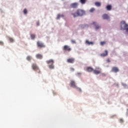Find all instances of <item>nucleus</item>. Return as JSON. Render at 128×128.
Instances as JSON below:
<instances>
[{
    "label": "nucleus",
    "mask_w": 128,
    "mask_h": 128,
    "mask_svg": "<svg viewBox=\"0 0 128 128\" xmlns=\"http://www.w3.org/2000/svg\"><path fill=\"white\" fill-rule=\"evenodd\" d=\"M121 30H126V29L128 28V24H126V21L122 20L120 24Z\"/></svg>",
    "instance_id": "f03ea898"
},
{
    "label": "nucleus",
    "mask_w": 128,
    "mask_h": 128,
    "mask_svg": "<svg viewBox=\"0 0 128 128\" xmlns=\"http://www.w3.org/2000/svg\"><path fill=\"white\" fill-rule=\"evenodd\" d=\"M96 6H100L101 4L100 2H96L95 3Z\"/></svg>",
    "instance_id": "412c9836"
},
{
    "label": "nucleus",
    "mask_w": 128,
    "mask_h": 128,
    "mask_svg": "<svg viewBox=\"0 0 128 128\" xmlns=\"http://www.w3.org/2000/svg\"><path fill=\"white\" fill-rule=\"evenodd\" d=\"M46 62V64H50V65H49V68L50 70H54V61L52 59L47 60Z\"/></svg>",
    "instance_id": "7ed1b4c3"
},
{
    "label": "nucleus",
    "mask_w": 128,
    "mask_h": 128,
    "mask_svg": "<svg viewBox=\"0 0 128 128\" xmlns=\"http://www.w3.org/2000/svg\"><path fill=\"white\" fill-rule=\"evenodd\" d=\"M86 44H88V46H90V44H94L93 42H90V41L88 40L86 41Z\"/></svg>",
    "instance_id": "6ab92c4d"
},
{
    "label": "nucleus",
    "mask_w": 128,
    "mask_h": 128,
    "mask_svg": "<svg viewBox=\"0 0 128 128\" xmlns=\"http://www.w3.org/2000/svg\"><path fill=\"white\" fill-rule=\"evenodd\" d=\"M112 72H120V70L118 67H113L112 68Z\"/></svg>",
    "instance_id": "6e6552de"
},
{
    "label": "nucleus",
    "mask_w": 128,
    "mask_h": 128,
    "mask_svg": "<svg viewBox=\"0 0 128 128\" xmlns=\"http://www.w3.org/2000/svg\"><path fill=\"white\" fill-rule=\"evenodd\" d=\"M71 42L72 44H76V41L74 40H71Z\"/></svg>",
    "instance_id": "c756f323"
},
{
    "label": "nucleus",
    "mask_w": 128,
    "mask_h": 128,
    "mask_svg": "<svg viewBox=\"0 0 128 128\" xmlns=\"http://www.w3.org/2000/svg\"><path fill=\"white\" fill-rule=\"evenodd\" d=\"M26 60H32V56H28L27 57H26Z\"/></svg>",
    "instance_id": "4be33fe9"
},
{
    "label": "nucleus",
    "mask_w": 128,
    "mask_h": 128,
    "mask_svg": "<svg viewBox=\"0 0 128 128\" xmlns=\"http://www.w3.org/2000/svg\"><path fill=\"white\" fill-rule=\"evenodd\" d=\"M67 62L68 64H74V58H70L67 60Z\"/></svg>",
    "instance_id": "9d476101"
},
{
    "label": "nucleus",
    "mask_w": 128,
    "mask_h": 128,
    "mask_svg": "<svg viewBox=\"0 0 128 128\" xmlns=\"http://www.w3.org/2000/svg\"><path fill=\"white\" fill-rule=\"evenodd\" d=\"M60 18V14H58L57 16V20H59V18Z\"/></svg>",
    "instance_id": "7c9ffc66"
},
{
    "label": "nucleus",
    "mask_w": 128,
    "mask_h": 128,
    "mask_svg": "<svg viewBox=\"0 0 128 128\" xmlns=\"http://www.w3.org/2000/svg\"><path fill=\"white\" fill-rule=\"evenodd\" d=\"M63 50H65L66 52H70V50H72V48H70V46H67V45H65L63 47Z\"/></svg>",
    "instance_id": "423d86ee"
},
{
    "label": "nucleus",
    "mask_w": 128,
    "mask_h": 128,
    "mask_svg": "<svg viewBox=\"0 0 128 128\" xmlns=\"http://www.w3.org/2000/svg\"><path fill=\"white\" fill-rule=\"evenodd\" d=\"M106 8L107 10H112V5H108L106 6Z\"/></svg>",
    "instance_id": "a211bd4d"
},
{
    "label": "nucleus",
    "mask_w": 128,
    "mask_h": 128,
    "mask_svg": "<svg viewBox=\"0 0 128 128\" xmlns=\"http://www.w3.org/2000/svg\"><path fill=\"white\" fill-rule=\"evenodd\" d=\"M60 16H62V18H64V14L60 15Z\"/></svg>",
    "instance_id": "e433bc0d"
},
{
    "label": "nucleus",
    "mask_w": 128,
    "mask_h": 128,
    "mask_svg": "<svg viewBox=\"0 0 128 128\" xmlns=\"http://www.w3.org/2000/svg\"><path fill=\"white\" fill-rule=\"evenodd\" d=\"M70 70L71 72H74V68H70Z\"/></svg>",
    "instance_id": "c85d7f7f"
},
{
    "label": "nucleus",
    "mask_w": 128,
    "mask_h": 128,
    "mask_svg": "<svg viewBox=\"0 0 128 128\" xmlns=\"http://www.w3.org/2000/svg\"><path fill=\"white\" fill-rule=\"evenodd\" d=\"M108 50H106L104 51V53H102L100 54V56H108Z\"/></svg>",
    "instance_id": "f8f14e48"
},
{
    "label": "nucleus",
    "mask_w": 128,
    "mask_h": 128,
    "mask_svg": "<svg viewBox=\"0 0 128 128\" xmlns=\"http://www.w3.org/2000/svg\"><path fill=\"white\" fill-rule=\"evenodd\" d=\"M8 40L10 42H14V39L12 38L9 37Z\"/></svg>",
    "instance_id": "b1692460"
},
{
    "label": "nucleus",
    "mask_w": 128,
    "mask_h": 128,
    "mask_svg": "<svg viewBox=\"0 0 128 128\" xmlns=\"http://www.w3.org/2000/svg\"><path fill=\"white\" fill-rule=\"evenodd\" d=\"M93 72L95 74H100V68H96L95 70H94Z\"/></svg>",
    "instance_id": "1a4fd4ad"
},
{
    "label": "nucleus",
    "mask_w": 128,
    "mask_h": 128,
    "mask_svg": "<svg viewBox=\"0 0 128 128\" xmlns=\"http://www.w3.org/2000/svg\"><path fill=\"white\" fill-rule=\"evenodd\" d=\"M86 71L88 72H94V68L92 67H88L86 68Z\"/></svg>",
    "instance_id": "ddd939ff"
},
{
    "label": "nucleus",
    "mask_w": 128,
    "mask_h": 128,
    "mask_svg": "<svg viewBox=\"0 0 128 128\" xmlns=\"http://www.w3.org/2000/svg\"><path fill=\"white\" fill-rule=\"evenodd\" d=\"M0 46H4V42L0 41Z\"/></svg>",
    "instance_id": "2f4dec72"
},
{
    "label": "nucleus",
    "mask_w": 128,
    "mask_h": 128,
    "mask_svg": "<svg viewBox=\"0 0 128 128\" xmlns=\"http://www.w3.org/2000/svg\"><path fill=\"white\" fill-rule=\"evenodd\" d=\"M32 66L34 70H35V72H38V74H40V68H38V66L36 64H32Z\"/></svg>",
    "instance_id": "20e7f679"
},
{
    "label": "nucleus",
    "mask_w": 128,
    "mask_h": 128,
    "mask_svg": "<svg viewBox=\"0 0 128 128\" xmlns=\"http://www.w3.org/2000/svg\"><path fill=\"white\" fill-rule=\"evenodd\" d=\"M86 14V12L81 9H78L76 13H72V15L74 18H76V16H82Z\"/></svg>",
    "instance_id": "f257e3e1"
},
{
    "label": "nucleus",
    "mask_w": 128,
    "mask_h": 128,
    "mask_svg": "<svg viewBox=\"0 0 128 128\" xmlns=\"http://www.w3.org/2000/svg\"><path fill=\"white\" fill-rule=\"evenodd\" d=\"M36 24L38 26H40V22H37Z\"/></svg>",
    "instance_id": "f704fd0d"
},
{
    "label": "nucleus",
    "mask_w": 128,
    "mask_h": 128,
    "mask_svg": "<svg viewBox=\"0 0 128 128\" xmlns=\"http://www.w3.org/2000/svg\"><path fill=\"white\" fill-rule=\"evenodd\" d=\"M77 74H78V76H80V74H82V73H77Z\"/></svg>",
    "instance_id": "c9c22d12"
},
{
    "label": "nucleus",
    "mask_w": 128,
    "mask_h": 128,
    "mask_svg": "<svg viewBox=\"0 0 128 128\" xmlns=\"http://www.w3.org/2000/svg\"><path fill=\"white\" fill-rule=\"evenodd\" d=\"M88 0H80L79 2L82 4H84Z\"/></svg>",
    "instance_id": "dca6fc26"
},
{
    "label": "nucleus",
    "mask_w": 128,
    "mask_h": 128,
    "mask_svg": "<svg viewBox=\"0 0 128 128\" xmlns=\"http://www.w3.org/2000/svg\"><path fill=\"white\" fill-rule=\"evenodd\" d=\"M122 86H124V88H126V86H127L126 84H123Z\"/></svg>",
    "instance_id": "72a5a7b5"
},
{
    "label": "nucleus",
    "mask_w": 128,
    "mask_h": 128,
    "mask_svg": "<svg viewBox=\"0 0 128 128\" xmlns=\"http://www.w3.org/2000/svg\"><path fill=\"white\" fill-rule=\"evenodd\" d=\"M70 6L72 8H78V2H74L70 4Z\"/></svg>",
    "instance_id": "0eeeda50"
},
{
    "label": "nucleus",
    "mask_w": 128,
    "mask_h": 128,
    "mask_svg": "<svg viewBox=\"0 0 128 128\" xmlns=\"http://www.w3.org/2000/svg\"><path fill=\"white\" fill-rule=\"evenodd\" d=\"M37 46L38 48H46V45H44V43L40 41L37 42Z\"/></svg>",
    "instance_id": "39448f33"
},
{
    "label": "nucleus",
    "mask_w": 128,
    "mask_h": 128,
    "mask_svg": "<svg viewBox=\"0 0 128 128\" xmlns=\"http://www.w3.org/2000/svg\"><path fill=\"white\" fill-rule=\"evenodd\" d=\"M106 62H110V58H108Z\"/></svg>",
    "instance_id": "473e14b6"
},
{
    "label": "nucleus",
    "mask_w": 128,
    "mask_h": 128,
    "mask_svg": "<svg viewBox=\"0 0 128 128\" xmlns=\"http://www.w3.org/2000/svg\"><path fill=\"white\" fill-rule=\"evenodd\" d=\"M127 110H128V109Z\"/></svg>",
    "instance_id": "4c0bfd02"
},
{
    "label": "nucleus",
    "mask_w": 128,
    "mask_h": 128,
    "mask_svg": "<svg viewBox=\"0 0 128 128\" xmlns=\"http://www.w3.org/2000/svg\"><path fill=\"white\" fill-rule=\"evenodd\" d=\"M90 12H94V8H92L90 10Z\"/></svg>",
    "instance_id": "a878e982"
},
{
    "label": "nucleus",
    "mask_w": 128,
    "mask_h": 128,
    "mask_svg": "<svg viewBox=\"0 0 128 128\" xmlns=\"http://www.w3.org/2000/svg\"><path fill=\"white\" fill-rule=\"evenodd\" d=\"M92 24H94V26H96V30H98V28H100V26L96 25V23L95 22H93Z\"/></svg>",
    "instance_id": "f3484780"
},
{
    "label": "nucleus",
    "mask_w": 128,
    "mask_h": 128,
    "mask_svg": "<svg viewBox=\"0 0 128 128\" xmlns=\"http://www.w3.org/2000/svg\"><path fill=\"white\" fill-rule=\"evenodd\" d=\"M36 58L38 60H42V55L41 54H37L36 55Z\"/></svg>",
    "instance_id": "2eb2a0df"
},
{
    "label": "nucleus",
    "mask_w": 128,
    "mask_h": 128,
    "mask_svg": "<svg viewBox=\"0 0 128 128\" xmlns=\"http://www.w3.org/2000/svg\"><path fill=\"white\" fill-rule=\"evenodd\" d=\"M103 20H108L110 18V16H108L106 14H104L102 16Z\"/></svg>",
    "instance_id": "4468645a"
},
{
    "label": "nucleus",
    "mask_w": 128,
    "mask_h": 128,
    "mask_svg": "<svg viewBox=\"0 0 128 128\" xmlns=\"http://www.w3.org/2000/svg\"><path fill=\"white\" fill-rule=\"evenodd\" d=\"M24 14H28V10L26 9H24Z\"/></svg>",
    "instance_id": "393cba45"
},
{
    "label": "nucleus",
    "mask_w": 128,
    "mask_h": 128,
    "mask_svg": "<svg viewBox=\"0 0 128 128\" xmlns=\"http://www.w3.org/2000/svg\"><path fill=\"white\" fill-rule=\"evenodd\" d=\"M120 122L121 124H122V122H124V120L122 118H120Z\"/></svg>",
    "instance_id": "cd10ccee"
},
{
    "label": "nucleus",
    "mask_w": 128,
    "mask_h": 128,
    "mask_svg": "<svg viewBox=\"0 0 128 128\" xmlns=\"http://www.w3.org/2000/svg\"><path fill=\"white\" fill-rule=\"evenodd\" d=\"M104 44H106V42H100V45L104 46Z\"/></svg>",
    "instance_id": "bb28decb"
},
{
    "label": "nucleus",
    "mask_w": 128,
    "mask_h": 128,
    "mask_svg": "<svg viewBox=\"0 0 128 128\" xmlns=\"http://www.w3.org/2000/svg\"><path fill=\"white\" fill-rule=\"evenodd\" d=\"M30 38L31 40H34V38H36V34H30Z\"/></svg>",
    "instance_id": "aec40b11"
},
{
    "label": "nucleus",
    "mask_w": 128,
    "mask_h": 128,
    "mask_svg": "<svg viewBox=\"0 0 128 128\" xmlns=\"http://www.w3.org/2000/svg\"><path fill=\"white\" fill-rule=\"evenodd\" d=\"M76 88V90H78V92H82V89L78 87V86H76V88Z\"/></svg>",
    "instance_id": "5701e85b"
},
{
    "label": "nucleus",
    "mask_w": 128,
    "mask_h": 128,
    "mask_svg": "<svg viewBox=\"0 0 128 128\" xmlns=\"http://www.w3.org/2000/svg\"><path fill=\"white\" fill-rule=\"evenodd\" d=\"M70 86H72V88H76V82L74 80H72L70 82Z\"/></svg>",
    "instance_id": "9b49d317"
}]
</instances>
